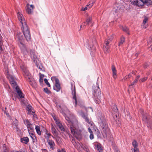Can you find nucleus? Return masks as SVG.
Returning <instances> with one entry per match:
<instances>
[{
  "mask_svg": "<svg viewBox=\"0 0 152 152\" xmlns=\"http://www.w3.org/2000/svg\"><path fill=\"white\" fill-rule=\"evenodd\" d=\"M65 118L67 121V124L68 126L70 127L71 133L77 139H78L81 137V131L76 129L75 126H78V123L76 119L75 115L70 114V117L66 116V115L64 113Z\"/></svg>",
  "mask_w": 152,
  "mask_h": 152,
  "instance_id": "obj_1",
  "label": "nucleus"
},
{
  "mask_svg": "<svg viewBox=\"0 0 152 152\" xmlns=\"http://www.w3.org/2000/svg\"><path fill=\"white\" fill-rule=\"evenodd\" d=\"M18 19L19 20L21 26V29L27 41L31 40V37L29 28L28 27L25 20L22 14L18 13L17 15Z\"/></svg>",
  "mask_w": 152,
  "mask_h": 152,
  "instance_id": "obj_2",
  "label": "nucleus"
},
{
  "mask_svg": "<svg viewBox=\"0 0 152 152\" xmlns=\"http://www.w3.org/2000/svg\"><path fill=\"white\" fill-rule=\"evenodd\" d=\"M10 83L13 88L15 89L16 91L20 98L24 97L23 94L20 89L16 80L14 77L12 75L8 74L7 76Z\"/></svg>",
  "mask_w": 152,
  "mask_h": 152,
  "instance_id": "obj_3",
  "label": "nucleus"
},
{
  "mask_svg": "<svg viewBox=\"0 0 152 152\" xmlns=\"http://www.w3.org/2000/svg\"><path fill=\"white\" fill-rule=\"evenodd\" d=\"M101 132L104 138H107L110 135V129L108 127L107 122L100 124Z\"/></svg>",
  "mask_w": 152,
  "mask_h": 152,
  "instance_id": "obj_4",
  "label": "nucleus"
},
{
  "mask_svg": "<svg viewBox=\"0 0 152 152\" xmlns=\"http://www.w3.org/2000/svg\"><path fill=\"white\" fill-rule=\"evenodd\" d=\"M142 120L148 124V128L151 129L152 128V122L151 117L147 113L142 115Z\"/></svg>",
  "mask_w": 152,
  "mask_h": 152,
  "instance_id": "obj_5",
  "label": "nucleus"
},
{
  "mask_svg": "<svg viewBox=\"0 0 152 152\" xmlns=\"http://www.w3.org/2000/svg\"><path fill=\"white\" fill-rule=\"evenodd\" d=\"M93 89L94 91L93 92V94L94 97L100 96V95L101 94V90L97 83L93 86Z\"/></svg>",
  "mask_w": 152,
  "mask_h": 152,
  "instance_id": "obj_6",
  "label": "nucleus"
},
{
  "mask_svg": "<svg viewBox=\"0 0 152 152\" xmlns=\"http://www.w3.org/2000/svg\"><path fill=\"white\" fill-rule=\"evenodd\" d=\"M123 6L120 2H118L113 5V10L116 13L120 12L123 9Z\"/></svg>",
  "mask_w": 152,
  "mask_h": 152,
  "instance_id": "obj_7",
  "label": "nucleus"
},
{
  "mask_svg": "<svg viewBox=\"0 0 152 152\" xmlns=\"http://www.w3.org/2000/svg\"><path fill=\"white\" fill-rule=\"evenodd\" d=\"M34 8V6L33 5H29V4H27L26 7V12L28 14H31L33 12V10Z\"/></svg>",
  "mask_w": 152,
  "mask_h": 152,
  "instance_id": "obj_8",
  "label": "nucleus"
},
{
  "mask_svg": "<svg viewBox=\"0 0 152 152\" xmlns=\"http://www.w3.org/2000/svg\"><path fill=\"white\" fill-rule=\"evenodd\" d=\"M30 56L32 60L35 63L37 62V53L34 50H30Z\"/></svg>",
  "mask_w": 152,
  "mask_h": 152,
  "instance_id": "obj_9",
  "label": "nucleus"
},
{
  "mask_svg": "<svg viewBox=\"0 0 152 152\" xmlns=\"http://www.w3.org/2000/svg\"><path fill=\"white\" fill-rule=\"evenodd\" d=\"M71 89L72 90V94L73 95V102H75V105L77 104V103L78 102V100H77L76 95V91H75V87L74 86V87L73 88H72H72Z\"/></svg>",
  "mask_w": 152,
  "mask_h": 152,
  "instance_id": "obj_10",
  "label": "nucleus"
},
{
  "mask_svg": "<svg viewBox=\"0 0 152 152\" xmlns=\"http://www.w3.org/2000/svg\"><path fill=\"white\" fill-rule=\"evenodd\" d=\"M81 115L88 124H89L92 126L94 125V123L92 121H90L87 114H85L83 113H82L81 114Z\"/></svg>",
  "mask_w": 152,
  "mask_h": 152,
  "instance_id": "obj_11",
  "label": "nucleus"
},
{
  "mask_svg": "<svg viewBox=\"0 0 152 152\" xmlns=\"http://www.w3.org/2000/svg\"><path fill=\"white\" fill-rule=\"evenodd\" d=\"M19 42L18 43V45L20 48L22 50L26 49L25 45L23 44L24 39L23 37L21 36L18 38Z\"/></svg>",
  "mask_w": 152,
  "mask_h": 152,
  "instance_id": "obj_12",
  "label": "nucleus"
},
{
  "mask_svg": "<svg viewBox=\"0 0 152 152\" xmlns=\"http://www.w3.org/2000/svg\"><path fill=\"white\" fill-rule=\"evenodd\" d=\"M130 1L132 4L139 7H142V4L140 0H130Z\"/></svg>",
  "mask_w": 152,
  "mask_h": 152,
  "instance_id": "obj_13",
  "label": "nucleus"
},
{
  "mask_svg": "<svg viewBox=\"0 0 152 152\" xmlns=\"http://www.w3.org/2000/svg\"><path fill=\"white\" fill-rule=\"evenodd\" d=\"M98 119L100 124L107 122L105 118L102 114H99L98 116Z\"/></svg>",
  "mask_w": 152,
  "mask_h": 152,
  "instance_id": "obj_14",
  "label": "nucleus"
},
{
  "mask_svg": "<svg viewBox=\"0 0 152 152\" xmlns=\"http://www.w3.org/2000/svg\"><path fill=\"white\" fill-rule=\"evenodd\" d=\"M54 120L59 129L62 131H65V129L60 121L56 118H54Z\"/></svg>",
  "mask_w": 152,
  "mask_h": 152,
  "instance_id": "obj_15",
  "label": "nucleus"
},
{
  "mask_svg": "<svg viewBox=\"0 0 152 152\" xmlns=\"http://www.w3.org/2000/svg\"><path fill=\"white\" fill-rule=\"evenodd\" d=\"M25 124L26 125L28 131H31L32 132L33 130V128L32 126V124L30 121L28 120H25L24 121Z\"/></svg>",
  "mask_w": 152,
  "mask_h": 152,
  "instance_id": "obj_16",
  "label": "nucleus"
},
{
  "mask_svg": "<svg viewBox=\"0 0 152 152\" xmlns=\"http://www.w3.org/2000/svg\"><path fill=\"white\" fill-rule=\"evenodd\" d=\"M95 1V0H92L89 2L88 4L85 7H82L81 10L83 11H85L87 10L88 9L91 8L93 6L94 3Z\"/></svg>",
  "mask_w": 152,
  "mask_h": 152,
  "instance_id": "obj_17",
  "label": "nucleus"
},
{
  "mask_svg": "<svg viewBox=\"0 0 152 152\" xmlns=\"http://www.w3.org/2000/svg\"><path fill=\"white\" fill-rule=\"evenodd\" d=\"M105 45H104L103 47V50L105 54H107L110 52L109 45L108 44V42L105 43Z\"/></svg>",
  "mask_w": 152,
  "mask_h": 152,
  "instance_id": "obj_18",
  "label": "nucleus"
},
{
  "mask_svg": "<svg viewBox=\"0 0 152 152\" xmlns=\"http://www.w3.org/2000/svg\"><path fill=\"white\" fill-rule=\"evenodd\" d=\"M47 141L50 149L52 150L54 149L55 148V143L54 141L52 140L48 139Z\"/></svg>",
  "mask_w": 152,
  "mask_h": 152,
  "instance_id": "obj_19",
  "label": "nucleus"
},
{
  "mask_svg": "<svg viewBox=\"0 0 152 152\" xmlns=\"http://www.w3.org/2000/svg\"><path fill=\"white\" fill-rule=\"evenodd\" d=\"M111 69L113 72V77L114 79H115L117 77V71L115 66L114 65H112Z\"/></svg>",
  "mask_w": 152,
  "mask_h": 152,
  "instance_id": "obj_20",
  "label": "nucleus"
},
{
  "mask_svg": "<svg viewBox=\"0 0 152 152\" xmlns=\"http://www.w3.org/2000/svg\"><path fill=\"white\" fill-rule=\"evenodd\" d=\"M26 109L28 111V114H33L34 113V110L32 107L30 105H28L27 106Z\"/></svg>",
  "mask_w": 152,
  "mask_h": 152,
  "instance_id": "obj_21",
  "label": "nucleus"
},
{
  "mask_svg": "<svg viewBox=\"0 0 152 152\" xmlns=\"http://www.w3.org/2000/svg\"><path fill=\"white\" fill-rule=\"evenodd\" d=\"M61 88V87L59 83V82L55 83V84L53 87V89L54 90H56L57 92H58L60 91Z\"/></svg>",
  "mask_w": 152,
  "mask_h": 152,
  "instance_id": "obj_22",
  "label": "nucleus"
},
{
  "mask_svg": "<svg viewBox=\"0 0 152 152\" xmlns=\"http://www.w3.org/2000/svg\"><path fill=\"white\" fill-rule=\"evenodd\" d=\"M140 1L142 3V7L144 4L148 6L151 5V0H140Z\"/></svg>",
  "mask_w": 152,
  "mask_h": 152,
  "instance_id": "obj_23",
  "label": "nucleus"
},
{
  "mask_svg": "<svg viewBox=\"0 0 152 152\" xmlns=\"http://www.w3.org/2000/svg\"><path fill=\"white\" fill-rule=\"evenodd\" d=\"M140 1L142 3V7L144 4L148 6L151 5V0H140Z\"/></svg>",
  "mask_w": 152,
  "mask_h": 152,
  "instance_id": "obj_24",
  "label": "nucleus"
},
{
  "mask_svg": "<svg viewBox=\"0 0 152 152\" xmlns=\"http://www.w3.org/2000/svg\"><path fill=\"white\" fill-rule=\"evenodd\" d=\"M148 20V18L147 17H145L144 19L143 20V23H142V28H147V24L146 23L147 22Z\"/></svg>",
  "mask_w": 152,
  "mask_h": 152,
  "instance_id": "obj_25",
  "label": "nucleus"
},
{
  "mask_svg": "<svg viewBox=\"0 0 152 152\" xmlns=\"http://www.w3.org/2000/svg\"><path fill=\"white\" fill-rule=\"evenodd\" d=\"M23 75L26 78L27 77L28 79H30V74L28 70L26 69L24 70Z\"/></svg>",
  "mask_w": 152,
  "mask_h": 152,
  "instance_id": "obj_26",
  "label": "nucleus"
},
{
  "mask_svg": "<svg viewBox=\"0 0 152 152\" xmlns=\"http://www.w3.org/2000/svg\"><path fill=\"white\" fill-rule=\"evenodd\" d=\"M92 19L91 16H89L86 20V21L85 22L82 24V25L85 26L87 24H89V23L91 22Z\"/></svg>",
  "mask_w": 152,
  "mask_h": 152,
  "instance_id": "obj_27",
  "label": "nucleus"
},
{
  "mask_svg": "<svg viewBox=\"0 0 152 152\" xmlns=\"http://www.w3.org/2000/svg\"><path fill=\"white\" fill-rule=\"evenodd\" d=\"M96 148L98 151L101 152L102 150V149L100 144L98 143L95 145Z\"/></svg>",
  "mask_w": 152,
  "mask_h": 152,
  "instance_id": "obj_28",
  "label": "nucleus"
},
{
  "mask_svg": "<svg viewBox=\"0 0 152 152\" xmlns=\"http://www.w3.org/2000/svg\"><path fill=\"white\" fill-rule=\"evenodd\" d=\"M29 139L27 137H24L21 139V142L25 144H27L29 142Z\"/></svg>",
  "mask_w": 152,
  "mask_h": 152,
  "instance_id": "obj_29",
  "label": "nucleus"
},
{
  "mask_svg": "<svg viewBox=\"0 0 152 152\" xmlns=\"http://www.w3.org/2000/svg\"><path fill=\"white\" fill-rule=\"evenodd\" d=\"M51 132L52 133L54 136H56L57 135V132L54 126L52 125Z\"/></svg>",
  "mask_w": 152,
  "mask_h": 152,
  "instance_id": "obj_30",
  "label": "nucleus"
},
{
  "mask_svg": "<svg viewBox=\"0 0 152 152\" xmlns=\"http://www.w3.org/2000/svg\"><path fill=\"white\" fill-rule=\"evenodd\" d=\"M114 34H112L110 37H109L108 39L105 40V43H106L107 41L108 42V44H109L110 42L112 41L114 38Z\"/></svg>",
  "mask_w": 152,
  "mask_h": 152,
  "instance_id": "obj_31",
  "label": "nucleus"
},
{
  "mask_svg": "<svg viewBox=\"0 0 152 152\" xmlns=\"http://www.w3.org/2000/svg\"><path fill=\"white\" fill-rule=\"evenodd\" d=\"M101 97L98 96L95 97L94 101L95 102L98 104H99L101 102Z\"/></svg>",
  "mask_w": 152,
  "mask_h": 152,
  "instance_id": "obj_32",
  "label": "nucleus"
},
{
  "mask_svg": "<svg viewBox=\"0 0 152 152\" xmlns=\"http://www.w3.org/2000/svg\"><path fill=\"white\" fill-rule=\"evenodd\" d=\"M132 77V76L131 74H129L128 75L125 76L122 80L123 81L124 80L125 81H128L129 80V79L130 78Z\"/></svg>",
  "mask_w": 152,
  "mask_h": 152,
  "instance_id": "obj_33",
  "label": "nucleus"
},
{
  "mask_svg": "<svg viewBox=\"0 0 152 152\" xmlns=\"http://www.w3.org/2000/svg\"><path fill=\"white\" fill-rule=\"evenodd\" d=\"M35 129L37 134L39 135H41V132L40 130V127L38 126H36Z\"/></svg>",
  "mask_w": 152,
  "mask_h": 152,
  "instance_id": "obj_34",
  "label": "nucleus"
},
{
  "mask_svg": "<svg viewBox=\"0 0 152 152\" xmlns=\"http://www.w3.org/2000/svg\"><path fill=\"white\" fill-rule=\"evenodd\" d=\"M125 42V38L123 36L121 37L120 40L118 43V46H120Z\"/></svg>",
  "mask_w": 152,
  "mask_h": 152,
  "instance_id": "obj_35",
  "label": "nucleus"
},
{
  "mask_svg": "<svg viewBox=\"0 0 152 152\" xmlns=\"http://www.w3.org/2000/svg\"><path fill=\"white\" fill-rule=\"evenodd\" d=\"M51 135V134L50 133H48L47 132V130L46 131L44 137L46 138L47 139V140L48 139H49V138Z\"/></svg>",
  "mask_w": 152,
  "mask_h": 152,
  "instance_id": "obj_36",
  "label": "nucleus"
},
{
  "mask_svg": "<svg viewBox=\"0 0 152 152\" xmlns=\"http://www.w3.org/2000/svg\"><path fill=\"white\" fill-rule=\"evenodd\" d=\"M122 29L123 31L126 32L128 34H129V29L128 28H127L126 26L122 27Z\"/></svg>",
  "mask_w": 152,
  "mask_h": 152,
  "instance_id": "obj_37",
  "label": "nucleus"
},
{
  "mask_svg": "<svg viewBox=\"0 0 152 152\" xmlns=\"http://www.w3.org/2000/svg\"><path fill=\"white\" fill-rule=\"evenodd\" d=\"M51 80L53 82H55V83L59 82V80L55 77H52Z\"/></svg>",
  "mask_w": 152,
  "mask_h": 152,
  "instance_id": "obj_38",
  "label": "nucleus"
},
{
  "mask_svg": "<svg viewBox=\"0 0 152 152\" xmlns=\"http://www.w3.org/2000/svg\"><path fill=\"white\" fill-rule=\"evenodd\" d=\"M112 110L115 113H118V110L115 105H114L112 108Z\"/></svg>",
  "mask_w": 152,
  "mask_h": 152,
  "instance_id": "obj_39",
  "label": "nucleus"
},
{
  "mask_svg": "<svg viewBox=\"0 0 152 152\" xmlns=\"http://www.w3.org/2000/svg\"><path fill=\"white\" fill-rule=\"evenodd\" d=\"M132 145L133 146L134 148H138V144L136 140H134L132 142Z\"/></svg>",
  "mask_w": 152,
  "mask_h": 152,
  "instance_id": "obj_40",
  "label": "nucleus"
},
{
  "mask_svg": "<svg viewBox=\"0 0 152 152\" xmlns=\"http://www.w3.org/2000/svg\"><path fill=\"white\" fill-rule=\"evenodd\" d=\"M33 131H32V132H31V131H28L29 133L30 134V135L31 136V137L33 139H34V137H35V136L34 135V134L33 133Z\"/></svg>",
  "mask_w": 152,
  "mask_h": 152,
  "instance_id": "obj_41",
  "label": "nucleus"
},
{
  "mask_svg": "<svg viewBox=\"0 0 152 152\" xmlns=\"http://www.w3.org/2000/svg\"><path fill=\"white\" fill-rule=\"evenodd\" d=\"M2 37L0 34V53L1 52L2 50Z\"/></svg>",
  "mask_w": 152,
  "mask_h": 152,
  "instance_id": "obj_42",
  "label": "nucleus"
},
{
  "mask_svg": "<svg viewBox=\"0 0 152 152\" xmlns=\"http://www.w3.org/2000/svg\"><path fill=\"white\" fill-rule=\"evenodd\" d=\"M147 77H146L141 79L139 80V81L140 83L143 82L147 80Z\"/></svg>",
  "mask_w": 152,
  "mask_h": 152,
  "instance_id": "obj_43",
  "label": "nucleus"
},
{
  "mask_svg": "<svg viewBox=\"0 0 152 152\" xmlns=\"http://www.w3.org/2000/svg\"><path fill=\"white\" fill-rule=\"evenodd\" d=\"M44 80L45 83L49 87H50V85L49 83L48 82V80L46 78H45Z\"/></svg>",
  "mask_w": 152,
  "mask_h": 152,
  "instance_id": "obj_44",
  "label": "nucleus"
},
{
  "mask_svg": "<svg viewBox=\"0 0 152 152\" xmlns=\"http://www.w3.org/2000/svg\"><path fill=\"white\" fill-rule=\"evenodd\" d=\"M44 91L45 92L48 94H49L50 93V91L48 90V89L47 88H44Z\"/></svg>",
  "mask_w": 152,
  "mask_h": 152,
  "instance_id": "obj_45",
  "label": "nucleus"
},
{
  "mask_svg": "<svg viewBox=\"0 0 152 152\" xmlns=\"http://www.w3.org/2000/svg\"><path fill=\"white\" fill-rule=\"evenodd\" d=\"M132 151H134V152H139V150L138 148H134L133 149H132Z\"/></svg>",
  "mask_w": 152,
  "mask_h": 152,
  "instance_id": "obj_46",
  "label": "nucleus"
},
{
  "mask_svg": "<svg viewBox=\"0 0 152 152\" xmlns=\"http://www.w3.org/2000/svg\"><path fill=\"white\" fill-rule=\"evenodd\" d=\"M136 84V83L133 82L131 83V84L129 85V87H132V88H134V85H135Z\"/></svg>",
  "mask_w": 152,
  "mask_h": 152,
  "instance_id": "obj_47",
  "label": "nucleus"
},
{
  "mask_svg": "<svg viewBox=\"0 0 152 152\" xmlns=\"http://www.w3.org/2000/svg\"><path fill=\"white\" fill-rule=\"evenodd\" d=\"M94 136L93 134V133H90V134L89 136V138L91 140H92L94 138Z\"/></svg>",
  "mask_w": 152,
  "mask_h": 152,
  "instance_id": "obj_48",
  "label": "nucleus"
},
{
  "mask_svg": "<svg viewBox=\"0 0 152 152\" xmlns=\"http://www.w3.org/2000/svg\"><path fill=\"white\" fill-rule=\"evenodd\" d=\"M58 152H66L64 149H58L57 150Z\"/></svg>",
  "mask_w": 152,
  "mask_h": 152,
  "instance_id": "obj_49",
  "label": "nucleus"
},
{
  "mask_svg": "<svg viewBox=\"0 0 152 152\" xmlns=\"http://www.w3.org/2000/svg\"><path fill=\"white\" fill-rule=\"evenodd\" d=\"M88 131L90 133H93L90 127L88 128Z\"/></svg>",
  "mask_w": 152,
  "mask_h": 152,
  "instance_id": "obj_50",
  "label": "nucleus"
},
{
  "mask_svg": "<svg viewBox=\"0 0 152 152\" xmlns=\"http://www.w3.org/2000/svg\"><path fill=\"white\" fill-rule=\"evenodd\" d=\"M140 77V75H137L136 77V79L137 80H139V79Z\"/></svg>",
  "mask_w": 152,
  "mask_h": 152,
  "instance_id": "obj_51",
  "label": "nucleus"
},
{
  "mask_svg": "<svg viewBox=\"0 0 152 152\" xmlns=\"http://www.w3.org/2000/svg\"><path fill=\"white\" fill-rule=\"evenodd\" d=\"M3 148L4 150H6L7 148L5 145L4 144L3 145Z\"/></svg>",
  "mask_w": 152,
  "mask_h": 152,
  "instance_id": "obj_52",
  "label": "nucleus"
},
{
  "mask_svg": "<svg viewBox=\"0 0 152 152\" xmlns=\"http://www.w3.org/2000/svg\"><path fill=\"white\" fill-rule=\"evenodd\" d=\"M12 152H23L21 151H12Z\"/></svg>",
  "mask_w": 152,
  "mask_h": 152,
  "instance_id": "obj_53",
  "label": "nucleus"
},
{
  "mask_svg": "<svg viewBox=\"0 0 152 152\" xmlns=\"http://www.w3.org/2000/svg\"><path fill=\"white\" fill-rule=\"evenodd\" d=\"M39 81H40V83H42L43 82V80L42 79H41V78H40V79H39Z\"/></svg>",
  "mask_w": 152,
  "mask_h": 152,
  "instance_id": "obj_54",
  "label": "nucleus"
},
{
  "mask_svg": "<svg viewBox=\"0 0 152 152\" xmlns=\"http://www.w3.org/2000/svg\"><path fill=\"white\" fill-rule=\"evenodd\" d=\"M135 83H136L137 82H138V80H137L136 79H135V80H134V81H133Z\"/></svg>",
  "mask_w": 152,
  "mask_h": 152,
  "instance_id": "obj_55",
  "label": "nucleus"
},
{
  "mask_svg": "<svg viewBox=\"0 0 152 152\" xmlns=\"http://www.w3.org/2000/svg\"><path fill=\"white\" fill-rule=\"evenodd\" d=\"M147 65H145L144 66V68H147Z\"/></svg>",
  "mask_w": 152,
  "mask_h": 152,
  "instance_id": "obj_56",
  "label": "nucleus"
},
{
  "mask_svg": "<svg viewBox=\"0 0 152 152\" xmlns=\"http://www.w3.org/2000/svg\"><path fill=\"white\" fill-rule=\"evenodd\" d=\"M115 152H120L117 149L115 150Z\"/></svg>",
  "mask_w": 152,
  "mask_h": 152,
  "instance_id": "obj_57",
  "label": "nucleus"
},
{
  "mask_svg": "<svg viewBox=\"0 0 152 152\" xmlns=\"http://www.w3.org/2000/svg\"><path fill=\"white\" fill-rule=\"evenodd\" d=\"M135 56H138V55L137 54H135Z\"/></svg>",
  "mask_w": 152,
  "mask_h": 152,
  "instance_id": "obj_58",
  "label": "nucleus"
},
{
  "mask_svg": "<svg viewBox=\"0 0 152 152\" xmlns=\"http://www.w3.org/2000/svg\"><path fill=\"white\" fill-rule=\"evenodd\" d=\"M82 25H81V26H80V28H82Z\"/></svg>",
  "mask_w": 152,
  "mask_h": 152,
  "instance_id": "obj_59",
  "label": "nucleus"
},
{
  "mask_svg": "<svg viewBox=\"0 0 152 152\" xmlns=\"http://www.w3.org/2000/svg\"><path fill=\"white\" fill-rule=\"evenodd\" d=\"M52 137L53 138H54V137H53V136H52Z\"/></svg>",
  "mask_w": 152,
  "mask_h": 152,
  "instance_id": "obj_60",
  "label": "nucleus"
},
{
  "mask_svg": "<svg viewBox=\"0 0 152 152\" xmlns=\"http://www.w3.org/2000/svg\"><path fill=\"white\" fill-rule=\"evenodd\" d=\"M83 0H80V1H83Z\"/></svg>",
  "mask_w": 152,
  "mask_h": 152,
  "instance_id": "obj_61",
  "label": "nucleus"
},
{
  "mask_svg": "<svg viewBox=\"0 0 152 152\" xmlns=\"http://www.w3.org/2000/svg\"><path fill=\"white\" fill-rule=\"evenodd\" d=\"M76 148H79V147H78V146L77 147H76Z\"/></svg>",
  "mask_w": 152,
  "mask_h": 152,
  "instance_id": "obj_62",
  "label": "nucleus"
},
{
  "mask_svg": "<svg viewBox=\"0 0 152 152\" xmlns=\"http://www.w3.org/2000/svg\"><path fill=\"white\" fill-rule=\"evenodd\" d=\"M39 68L40 69H41L40 68V67H39Z\"/></svg>",
  "mask_w": 152,
  "mask_h": 152,
  "instance_id": "obj_63",
  "label": "nucleus"
}]
</instances>
